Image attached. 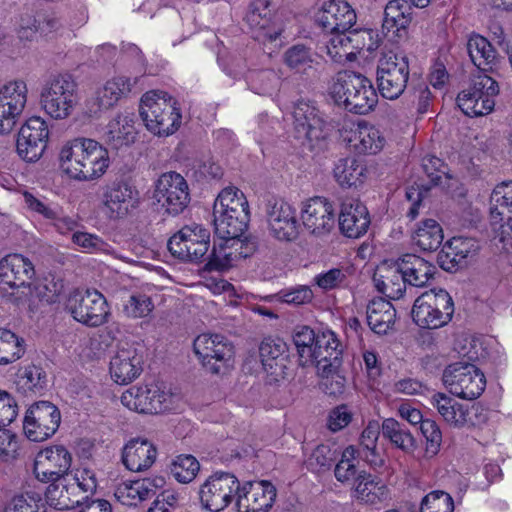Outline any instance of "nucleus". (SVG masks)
Returning <instances> with one entry per match:
<instances>
[{
  "label": "nucleus",
  "instance_id": "nucleus-1",
  "mask_svg": "<svg viewBox=\"0 0 512 512\" xmlns=\"http://www.w3.org/2000/svg\"><path fill=\"white\" fill-rule=\"evenodd\" d=\"M61 169L71 178L90 181L101 177L109 167L108 150L94 139L75 138L60 150Z\"/></svg>",
  "mask_w": 512,
  "mask_h": 512
},
{
  "label": "nucleus",
  "instance_id": "nucleus-2",
  "mask_svg": "<svg viewBox=\"0 0 512 512\" xmlns=\"http://www.w3.org/2000/svg\"><path fill=\"white\" fill-rule=\"evenodd\" d=\"M330 93L339 107L359 115L372 111L378 102V95L371 81L352 71L339 72Z\"/></svg>",
  "mask_w": 512,
  "mask_h": 512
},
{
  "label": "nucleus",
  "instance_id": "nucleus-3",
  "mask_svg": "<svg viewBox=\"0 0 512 512\" xmlns=\"http://www.w3.org/2000/svg\"><path fill=\"white\" fill-rule=\"evenodd\" d=\"M50 482L45 499L49 506L58 510L74 508L97 488L95 472L85 467L74 469L73 474L51 479Z\"/></svg>",
  "mask_w": 512,
  "mask_h": 512
},
{
  "label": "nucleus",
  "instance_id": "nucleus-4",
  "mask_svg": "<svg viewBox=\"0 0 512 512\" xmlns=\"http://www.w3.org/2000/svg\"><path fill=\"white\" fill-rule=\"evenodd\" d=\"M140 116L146 128L158 136L173 134L181 124L177 102L164 91H149L141 98Z\"/></svg>",
  "mask_w": 512,
  "mask_h": 512
},
{
  "label": "nucleus",
  "instance_id": "nucleus-5",
  "mask_svg": "<svg viewBox=\"0 0 512 512\" xmlns=\"http://www.w3.org/2000/svg\"><path fill=\"white\" fill-rule=\"evenodd\" d=\"M171 388L163 381L152 380L132 386L121 395V403L138 413L157 414L168 410L173 402Z\"/></svg>",
  "mask_w": 512,
  "mask_h": 512
},
{
  "label": "nucleus",
  "instance_id": "nucleus-6",
  "mask_svg": "<svg viewBox=\"0 0 512 512\" xmlns=\"http://www.w3.org/2000/svg\"><path fill=\"white\" fill-rule=\"evenodd\" d=\"M453 313L452 297L444 289L424 292L415 300L412 308L414 322L419 327L427 329H437L446 325Z\"/></svg>",
  "mask_w": 512,
  "mask_h": 512
},
{
  "label": "nucleus",
  "instance_id": "nucleus-7",
  "mask_svg": "<svg viewBox=\"0 0 512 512\" xmlns=\"http://www.w3.org/2000/svg\"><path fill=\"white\" fill-rule=\"evenodd\" d=\"M409 62L403 52L387 51L377 63L376 83L382 97L395 100L399 98L409 79Z\"/></svg>",
  "mask_w": 512,
  "mask_h": 512
},
{
  "label": "nucleus",
  "instance_id": "nucleus-8",
  "mask_svg": "<svg viewBox=\"0 0 512 512\" xmlns=\"http://www.w3.org/2000/svg\"><path fill=\"white\" fill-rule=\"evenodd\" d=\"M77 84L69 74L52 76L44 84L40 104L54 119L67 118L77 103Z\"/></svg>",
  "mask_w": 512,
  "mask_h": 512
},
{
  "label": "nucleus",
  "instance_id": "nucleus-9",
  "mask_svg": "<svg viewBox=\"0 0 512 512\" xmlns=\"http://www.w3.org/2000/svg\"><path fill=\"white\" fill-rule=\"evenodd\" d=\"M430 404L443 421L453 428L480 427L487 421V414L481 406L465 405L442 392L434 393L430 398Z\"/></svg>",
  "mask_w": 512,
  "mask_h": 512
},
{
  "label": "nucleus",
  "instance_id": "nucleus-10",
  "mask_svg": "<svg viewBox=\"0 0 512 512\" xmlns=\"http://www.w3.org/2000/svg\"><path fill=\"white\" fill-rule=\"evenodd\" d=\"M442 380L451 394L469 400L478 398L486 387L483 372L467 361L449 364L443 371Z\"/></svg>",
  "mask_w": 512,
  "mask_h": 512
},
{
  "label": "nucleus",
  "instance_id": "nucleus-11",
  "mask_svg": "<svg viewBox=\"0 0 512 512\" xmlns=\"http://www.w3.org/2000/svg\"><path fill=\"white\" fill-rule=\"evenodd\" d=\"M170 253L182 261H206L210 247V233L198 224L186 225L167 243Z\"/></svg>",
  "mask_w": 512,
  "mask_h": 512
},
{
  "label": "nucleus",
  "instance_id": "nucleus-12",
  "mask_svg": "<svg viewBox=\"0 0 512 512\" xmlns=\"http://www.w3.org/2000/svg\"><path fill=\"white\" fill-rule=\"evenodd\" d=\"M154 198L167 214H181L191 201L186 179L175 171L163 173L156 181Z\"/></svg>",
  "mask_w": 512,
  "mask_h": 512
},
{
  "label": "nucleus",
  "instance_id": "nucleus-13",
  "mask_svg": "<svg viewBox=\"0 0 512 512\" xmlns=\"http://www.w3.org/2000/svg\"><path fill=\"white\" fill-rule=\"evenodd\" d=\"M69 310L73 318L89 327H99L110 316L105 297L97 290L76 291L69 299Z\"/></svg>",
  "mask_w": 512,
  "mask_h": 512
},
{
  "label": "nucleus",
  "instance_id": "nucleus-14",
  "mask_svg": "<svg viewBox=\"0 0 512 512\" xmlns=\"http://www.w3.org/2000/svg\"><path fill=\"white\" fill-rule=\"evenodd\" d=\"M238 490L239 480L234 475H212L200 486L201 507L210 512H221L231 504Z\"/></svg>",
  "mask_w": 512,
  "mask_h": 512
},
{
  "label": "nucleus",
  "instance_id": "nucleus-15",
  "mask_svg": "<svg viewBox=\"0 0 512 512\" xmlns=\"http://www.w3.org/2000/svg\"><path fill=\"white\" fill-rule=\"evenodd\" d=\"M60 422L61 414L57 406L49 401H39L27 410L23 430L29 440L41 442L55 434Z\"/></svg>",
  "mask_w": 512,
  "mask_h": 512
},
{
  "label": "nucleus",
  "instance_id": "nucleus-16",
  "mask_svg": "<svg viewBox=\"0 0 512 512\" xmlns=\"http://www.w3.org/2000/svg\"><path fill=\"white\" fill-rule=\"evenodd\" d=\"M49 128L44 119L38 116L30 117L21 126L16 141V152L25 162L38 161L48 143Z\"/></svg>",
  "mask_w": 512,
  "mask_h": 512
},
{
  "label": "nucleus",
  "instance_id": "nucleus-17",
  "mask_svg": "<svg viewBox=\"0 0 512 512\" xmlns=\"http://www.w3.org/2000/svg\"><path fill=\"white\" fill-rule=\"evenodd\" d=\"M293 118L295 137L309 149L326 138L325 122L309 101L300 100L294 105Z\"/></svg>",
  "mask_w": 512,
  "mask_h": 512
},
{
  "label": "nucleus",
  "instance_id": "nucleus-18",
  "mask_svg": "<svg viewBox=\"0 0 512 512\" xmlns=\"http://www.w3.org/2000/svg\"><path fill=\"white\" fill-rule=\"evenodd\" d=\"M276 496V488L270 481H247L239 485L236 506L238 512H268Z\"/></svg>",
  "mask_w": 512,
  "mask_h": 512
},
{
  "label": "nucleus",
  "instance_id": "nucleus-19",
  "mask_svg": "<svg viewBox=\"0 0 512 512\" xmlns=\"http://www.w3.org/2000/svg\"><path fill=\"white\" fill-rule=\"evenodd\" d=\"M266 217L272 236L282 241L294 240L298 235L296 211L291 204L280 198H272L266 204Z\"/></svg>",
  "mask_w": 512,
  "mask_h": 512
},
{
  "label": "nucleus",
  "instance_id": "nucleus-20",
  "mask_svg": "<svg viewBox=\"0 0 512 512\" xmlns=\"http://www.w3.org/2000/svg\"><path fill=\"white\" fill-rule=\"evenodd\" d=\"M72 463L70 452L62 445H54L42 449L36 455L34 474L41 482H50L51 479L73 474L69 470Z\"/></svg>",
  "mask_w": 512,
  "mask_h": 512
},
{
  "label": "nucleus",
  "instance_id": "nucleus-21",
  "mask_svg": "<svg viewBox=\"0 0 512 512\" xmlns=\"http://www.w3.org/2000/svg\"><path fill=\"white\" fill-rule=\"evenodd\" d=\"M245 22L252 37L262 43L274 42L282 33L281 24L273 20L269 0H255L248 9Z\"/></svg>",
  "mask_w": 512,
  "mask_h": 512
},
{
  "label": "nucleus",
  "instance_id": "nucleus-22",
  "mask_svg": "<svg viewBox=\"0 0 512 512\" xmlns=\"http://www.w3.org/2000/svg\"><path fill=\"white\" fill-rule=\"evenodd\" d=\"M301 219L304 227L317 237L328 234L334 227V207L324 197H313L303 203Z\"/></svg>",
  "mask_w": 512,
  "mask_h": 512
},
{
  "label": "nucleus",
  "instance_id": "nucleus-23",
  "mask_svg": "<svg viewBox=\"0 0 512 512\" xmlns=\"http://www.w3.org/2000/svg\"><path fill=\"white\" fill-rule=\"evenodd\" d=\"M130 78L125 76L114 77L108 80L105 85L95 91L86 100V113L90 117L98 116L101 112L113 107L122 97L127 96L133 84Z\"/></svg>",
  "mask_w": 512,
  "mask_h": 512
},
{
  "label": "nucleus",
  "instance_id": "nucleus-24",
  "mask_svg": "<svg viewBox=\"0 0 512 512\" xmlns=\"http://www.w3.org/2000/svg\"><path fill=\"white\" fill-rule=\"evenodd\" d=\"M356 13L342 0L325 1L315 15L316 23L327 33L346 32L356 23Z\"/></svg>",
  "mask_w": 512,
  "mask_h": 512
},
{
  "label": "nucleus",
  "instance_id": "nucleus-25",
  "mask_svg": "<svg viewBox=\"0 0 512 512\" xmlns=\"http://www.w3.org/2000/svg\"><path fill=\"white\" fill-rule=\"evenodd\" d=\"M34 275L33 264L20 254H10L0 260V290L25 289Z\"/></svg>",
  "mask_w": 512,
  "mask_h": 512
},
{
  "label": "nucleus",
  "instance_id": "nucleus-26",
  "mask_svg": "<svg viewBox=\"0 0 512 512\" xmlns=\"http://www.w3.org/2000/svg\"><path fill=\"white\" fill-rule=\"evenodd\" d=\"M339 229L348 237L357 239L367 233L371 220L367 207L359 200H345L339 213Z\"/></svg>",
  "mask_w": 512,
  "mask_h": 512
},
{
  "label": "nucleus",
  "instance_id": "nucleus-27",
  "mask_svg": "<svg viewBox=\"0 0 512 512\" xmlns=\"http://www.w3.org/2000/svg\"><path fill=\"white\" fill-rule=\"evenodd\" d=\"M165 483V478L162 476L125 481L116 486L114 496L123 505L136 506L155 495L159 489L164 487Z\"/></svg>",
  "mask_w": 512,
  "mask_h": 512
},
{
  "label": "nucleus",
  "instance_id": "nucleus-28",
  "mask_svg": "<svg viewBox=\"0 0 512 512\" xmlns=\"http://www.w3.org/2000/svg\"><path fill=\"white\" fill-rule=\"evenodd\" d=\"M477 242L472 238L454 237L447 242L438 254L440 267L446 271H456L467 265V260L475 256Z\"/></svg>",
  "mask_w": 512,
  "mask_h": 512
},
{
  "label": "nucleus",
  "instance_id": "nucleus-29",
  "mask_svg": "<svg viewBox=\"0 0 512 512\" xmlns=\"http://www.w3.org/2000/svg\"><path fill=\"white\" fill-rule=\"evenodd\" d=\"M135 191L127 183L116 181L107 185L103 192V204L110 218H123L135 208Z\"/></svg>",
  "mask_w": 512,
  "mask_h": 512
},
{
  "label": "nucleus",
  "instance_id": "nucleus-30",
  "mask_svg": "<svg viewBox=\"0 0 512 512\" xmlns=\"http://www.w3.org/2000/svg\"><path fill=\"white\" fill-rule=\"evenodd\" d=\"M134 115L118 113L112 118L104 133V141L111 149L119 150L131 146L137 138Z\"/></svg>",
  "mask_w": 512,
  "mask_h": 512
},
{
  "label": "nucleus",
  "instance_id": "nucleus-31",
  "mask_svg": "<svg viewBox=\"0 0 512 512\" xmlns=\"http://www.w3.org/2000/svg\"><path fill=\"white\" fill-rule=\"evenodd\" d=\"M396 262L410 287L428 286L436 273V267L432 263L415 254H405Z\"/></svg>",
  "mask_w": 512,
  "mask_h": 512
},
{
  "label": "nucleus",
  "instance_id": "nucleus-32",
  "mask_svg": "<svg viewBox=\"0 0 512 512\" xmlns=\"http://www.w3.org/2000/svg\"><path fill=\"white\" fill-rule=\"evenodd\" d=\"M242 248L243 243L240 238H218L208 253L207 269L223 271L230 268L238 259L247 257Z\"/></svg>",
  "mask_w": 512,
  "mask_h": 512
},
{
  "label": "nucleus",
  "instance_id": "nucleus-33",
  "mask_svg": "<svg viewBox=\"0 0 512 512\" xmlns=\"http://www.w3.org/2000/svg\"><path fill=\"white\" fill-rule=\"evenodd\" d=\"M156 457V447L146 439H132L122 451V462L132 472L149 469L154 464Z\"/></svg>",
  "mask_w": 512,
  "mask_h": 512
},
{
  "label": "nucleus",
  "instance_id": "nucleus-34",
  "mask_svg": "<svg viewBox=\"0 0 512 512\" xmlns=\"http://www.w3.org/2000/svg\"><path fill=\"white\" fill-rule=\"evenodd\" d=\"M352 496L365 504L376 505L390 499V491L378 477L360 471L352 487Z\"/></svg>",
  "mask_w": 512,
  "mask_h": 512
},
{
  "label": "nucleus",
  "instance_id": "nucleus-35",
  "mask_svg": "<svg viewBox=\"0 0 512 512\" xmlns=\"http://www.w3.org/2000/svg\"><path fill=\"white\" fill-rule=\"evenodd\" d=\"M467 52L480 71L499 74L501 59L486 38L478 34L472 35L467 41Z\"/></svg>",
  "mask_w": 512,
  "mask_h": 512
},
{
  "label": "nucleus",
  "instance_id": "nucleus-36",
  "mask_svg": "<svg viewBox=\"0 0 512 512\" xmlns=\"http://www.w3.org/2000/svg\"><path fill=\"white\" fill-rule=\"evenodd\" d=\"M143 354H115L110 360L109 373L112 380L127 385L143 372Z\"/></svg>",
  "mask_w": 512,
  "mask_h": 512
},
{
  "label": "nucleus",
  "instance_id": "nucleus-37",
  "mask_svg": "<svg viewBox=\"0 0 512 512\" xmlns=\"http://www.w3.org/2000/svg\"><path fill=\"white\" fill-rule=\"evenodd\" d=\"M373 281L378 292L393 300L401 298L407 286L397 262L378 267Z\"/></svg>",
  "mask_w": 512,
  "mask_h": 512
},
{
  "label": "nucleus",
  "instance_id": "nucleus-38",
  "mask_svg": "<svg viewBox=\"0 0 512 512\" xmlns=\"http://www.w3.org/2000/svg\"><path fill=\"white\" fill-rule=\"evenodd\" d=\"M396 319V310L384 298L370 301L367 306V322L372 331L377 334H386L392 328Z\"/></svg>",
  "mask_w": 512,
  "mask_h": 512
},
{
  "label": "nucleus",
  "instance_id": "nucleus-39",
  "mask_svg": "<svg viewBox=\"0 0 512 512\" xmlns=\"http://www.w3.org/2000/svg\"><path fill=\"white\" fill-rule=\"evenodd\" d=\"M412 21V8L407 0H390L384 10L383 28L395 29L398 36L405 32Z\"/></svg>",
  "mask_w": 512,
  "mask_h": 512
},
{
  "label": "nucleus",
  "instance_id": "nucleus-40",
  "mask_svg": "<svg viewBox=\"0 0 512 512\" xmlns=\"http://www.w3.org/2000/svg\"><path fill=\"white\" fill-rule=\"evenodd\" d=\"M29 292V305L37 307L39 304H52L58 300L63 289L62 281L55 280L53 277H45L27 287Z\"/></svg>",
  "mask_w": 512,
  "mask_h": 512
},
{
  "label": "nucleus",
  "instance_id": "nucleus-41",
  "mask_svg": "<svg viewBox=\"0 0 512 512\" xmlns=\"http://www.w3.org/2000/svg\"><path fill=\"white\" fill-rule=\"evenodd\" d=\"M498 345L497 340L493 336L462 331L454 336L453 350L455 352L496 351L498 350Z\"/></svg>",
  "mask_w": 512,
  "mask_h": 512
},
{
  "label": "nucleus",
  "instance_id": "nucleus-42",
  "mask_svg": "<svg viewBox=\"0 0 512 512\" xmlns=\"http://www.w3.org/2000/svg\"><path fill=\"white\" fill-rule=\"evenodd\" d=\"M491 225L499 224L505 214H512V181L497 185L490 197Z\"/></svg>",
  "mask_w": 512,
  "mask_h": 512
},
{
  "label": "nucleus",
  "instance_id": "nucleus-43",
  "mask_svg": "<svg viewBox=\"0 0 512 512\" xmlns=\"http://www.w3.org/2000/svg\"><path fill=\"white\" fill-rule=\"evenodd\" d=\"M382 434L393 446L405 453H410L415 448V439L406 426L393 418H387L382 422Z\"/></svg>",
  "mask_w": 512,
  "mask_h": 512
},
{
  "label": "nucleus",
  "instance_id": "nucleus-44",
  "mask_svg": "<svg viewBox=\"0 0 512 512\" xmlns=\"http://www.w3.org/2000/svg\"><path fill=\"white\" fill-rule=\"evenodd\" d=\"M214 229L217 238H240L248 227L250 218L227 215L224 212H214Z\"/></svg>",
  "mask_w": 512,
  "mask_h": 512
},
{
  "label": "nucleus",
  "instance_id": "nucleus-45",
  "mask_svg": "<svg viewBox=\"0 0 512 512\" xmlns=\"http://www.w3.org/2000/svg\"><path fill=\"white\" fill-rule=\"evenodd\" d=\"M354 147L359 153L376 154L384 146V138L381 132L374 126L359 125L354 133Z\"/></svg>",
  "mask_w": 512,
  "mask_h": 512
},
{
  "label": "nucleus",
  "instance_id": "nucleus-46",
  "mask_svg": "<svg viewBox=\"0 0 512 512\" xmlns=\"http://www.w3.org/2000/svg\"><path fill=\"white\" fill-rule=\"evenodd\" d=\"M415 243L424 251L437 250L443 241L441 226L433 219H426L414 233Z\"/></svg>",
  "mask_w": 512,
  "mask_h": 512
},
{
  "label": "nucleus",
  "instance_id": "nucleus-47",
  "mask_svg": "<svg viewBox=\"0 0 512 512\" xmlns=\"http://www.w3.org/2000/svg\"><path fill=\"white\" fill-rule=\"evenodd\" d=\"M333 172L339 185L351 187L362 183L364 167L354 157H347L337 161Z\"/></svg>",
  "mask_w": 512,
  "mask_h": 512
},
{
  "label": "nucleus",
  "instance_id": "nucleus-48",
  "mask_svg": "<svg viewBox=\"0 0 512 512\" xmlns=\"http://www.w3.org/2000/svg\"><path fill=\"white\" fill-rule=\"evenodd\" d=\"M249 88L256 94L269 95L279 84V77L272 69L251 70L246 75Z\"/></svg>",
  "mask_w": 512,
  "mask_h": 512
},
{
  "label": "nucleus",
  "instance_id": "nucleus-49",
  "mask_svg": "<svg viewBox=\"0 0 512 512\" xmlns=\"http://www.w3.org/2000/svg\"><path fill=\"white\" fill-rule=\"evenodd\" d=\"M457 104L461 111L470 117L489 114L495 106V100L487 97L479 98L471 92H460L457 96Z\"/></svg>",
  "mask_w": 512,
  "mask_h": 512
},
{
  "label": "nucleus",
  "instance_id": "nucleus-50",
  "mask_svg": "<svg viewBox=\"0 0 512 512\" xmlns=\"http://www.w3.org/2000/svg\"><path fill=\"white\" fill-rule=\"evenodd\" d=\"M27 102V87L23 81L9 82L0 89V105L9 106L22 114Z\"/></svg>",
  "mask_w": 512,
  "mask_h": 512
},
{
  "label": "nucleus",
  "instance_id": "nucleus-51",
  "mask_svg": "<svg viewBox=\"0 0 512 512\" xmlns=\"http://www.w3.org/2000/svg\"><path fill=\"white\" fill-rule=\"evenodd\" d=\"M358 455V450L355 446L350 445L344 449L340 461L336 464L334 469L335 478L343 484H351L356 481L359 472L356 468L354 461Z\"/></svg>",
  "mask_w": 512,
  "mask_h": 512
},
{
  "label": "nucleus",
  "instance_id": "nucleus-52",
  "mask_svg": "<svg viewBox=\"0 0 512 512\" xmlns=\"http://www.w3.org/2000/svg\"><path fill=\"white\" fill-rule=\"evenodd\" d=\"M313 56L314 54L310 47L304 44H295L284 53V62L290 69L296 72H305L308 68H312Z\"/></svg>",
  "mask_w": 512,
  "mask_h": 512
},
{
  "label": "nucleus",
  "instance_id": "nucleus-53",
  "mask_svg": "<svg viewBox=\"0 0 512 512\" xmlns=\"http://www.w3.org/2000/svg\"><path fill=\"white\" fill-rule=\"evenodd\" d=\"M332 37L328 41L327 50L328 54L336 62H342L344 60H352L355 56L352 50V44L350 41V29L346 32H329Z\"/></svg>",
  "mask_w": 512,
  "mask_h": 512
},
{
  "label": "nucleus",
  "instance_id": "nucleus-54",
  "mask_svg": "<svg viewBox=\"0 0 512 512\" xmlns=\"http://www.w3.org/2000/svg\"><path fill=\"white\" fill-rule=\"evenodd\" d=\"M200 464L192 455H179L171 466V474L179 483H190L199 472Z\"/></svg>",
  "mask_w": 512,
  "mask_h": 512
},
{
  "label": "nucleus",
  "instance_id": "nucleus-55",
  "mask_svg": "<svg viewBox=\"0 0 512 512\" xmlns=\"http://www.w3.org/2000/svg\"><path fill=\"white\" fill-rule=\"evenodd\" d=\"M1 512H46L37 494L24 493L14 496Z\"/></svg>",
  "mask_w": 512,
  "mask_h": 512
},
{
  "label": "nucleus",
  "instance_id": "nucleus-56",
  "mask_svg": "<svg viewBox=\"0 0 512 512\" xmlns=\"http://www.w3.org/2000/svg\"><path fill=\"white\" fill-rule=\"evenodd\" d=\"M454 501L450 494L435 490L428 493L421 502L420 512H453Z\"/></svg>",
  "mask_w": 512,
  "mask_h": 512
},
{
  "label": "nucleus",
  "instance_id": "nucleus-57",
  "mask_svg": "<svg viewBox=\"0 0 512 512\" xmlns=\"http://www.w3.org/2000/svg\"><path fill=\"white\" fill-rule=\"evenodd\" d=\"M154 308L149 296L142 293L132 294L123 305V313L129 318H143L148 316Z\"/></svg>",
  "mask_w": 512,
  "mask_h": 512
},
{
  "label": "nucleus",
  "instance_id": "nucleus-58",
  "mask_svg": "<svg viewBox=\"0 0 512 512\" xmlns=\"http://www.w3.org/2000/svg\"><path fill=\"white\" fill-rule=\"evenodd\" d=\"M46 375L42 368L29 365L20 372L18 376V385L25 392H37L45 386Z\"/></svg>",
  "mask_w": 512,
  "mask_h": 512
},
{
  "label": "nucleus",
  "instance_id": "nucleus-59",
  "mask_svg": "<svg viewBox=\"0 0 512 512\" xmlns=\"http://www.w3.org/2000/svg\"><path fill=\"white\" fill-rule=\"evenodd\" d=\"M350 41L352 44V50L360 52L366 50L372 52L379 46L378 33L373 29H350Z\"/></svg>",
  "mask_w": 512,
  "mask_h": 512
},
{
  "label": "nucleus",
  "instance_id": "nucleus-60",
  "mask_svg": "<svg viewBox=\"0 0 512 512\" xmlns=\"http://www.w3.org/2000/svg\"><path fill=\"white\" fill-rule=\"evenodd\" d=\"M487 73L481 71L474 77L472 85L463 91L471 92L474 96L477 95L478 99L483 97L494 99L499 93V86L497 81Z\"/></svg>",
  "mask_w": 512,
  "mask_h": 512
},
{
  "label": "nucleus",
  "instance_id": "nucleus-61",
  "mask_svg": "<svg viewBox=\"0 0 512 512\" xmlns=\"http://www.w3.org/2000/svg\"><path fill=\"white\" fill-rule=\"evenodd\" d=\"M244 205H248V201L243 192L235 187H227L219 193L215 200L213 213L227 211L228 209Z\"/></svg>",
  "mask_w": 512,
  "mask_h": 512
},
{
  "label": "nucleus",
  "instance_id": "nucleus-62",
  "mask_svg": "<svg viewBox=\"0 0 512 512\" xmlns=\"http://www.w3.org/2000/svg\"><path fill=\"white\" fill-rule=\"evenodd\" d=\"M198 360L204 370L214 375H224L233 366L232 357L230 354H197Z\"/></svg>",
  "mask_w": 512,
  "mask_h": 512
},
{
  "label": "nucleus",
  "instance_id": "nucleus-63",
  "mask_svg": "<svg viewBox=\"0 0 512 512\" xmlns=\"http://www.w3.org/2000/svg\"><path fill=\"white\" fill-rule=\"evenodd\" d=\"M224 349L231 350V344L221 334H201L193 342V352H223Z\"/></svg>",
  "mask_w": 512,
  "mask_h": 512
},
{
  "label": "nucleus",
  "instance_id": "nucleus-64",
  "mask_svg": "<svg viewBox=\"0 0 512 512\" xmlns=\"http://www.w3.org/2000/svg\"><path fill=\"white\" fill-rule=\"evenodd\" d=\"M420 429L426 439V454L429 457L435 456L442 443V433L438 424L431 419H425L420 424Z\"/></svg>",
  "mask_w": 512,
  "mask_h": 512
}]
</instances>
